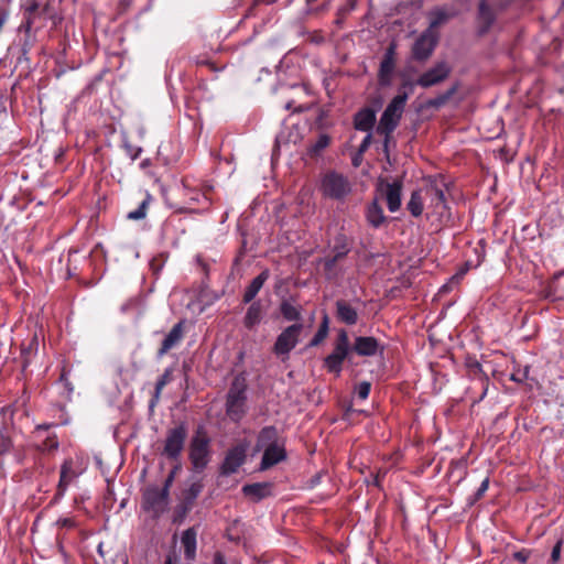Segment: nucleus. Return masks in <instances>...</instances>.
Segmentation results:
<instances>
[{
	"label": "nucleus",
	"instance_id": "nucleus-11",
	"mask_svg": "<svg viewBox=\"0 0 564 564\" xmlns=\"http://www.w3.org/2000/svg\"><path fill=\"white\" fill-rule=\"evenodd\" d=\"M437 32L432 29H426L413 44V58L419 62H424L430 58L437 45Z\"/></svg>",
	"mask_w": 564,
	"mask_h": 564
},
{
	"label": "nucleus",
	"instance_id": "nucleus-43",
	"mask_svg": "<svg viewBox=\"0 0 564 564\" xmlns=\"http://www.w3.org/2000/svg\"><path fill=\"white\" fill-rule=\"evenodd\" d=\"M514 560H517L520 563H525L530 557V551L528 550H521L513 554Z\"/></svg>",
	"mask_w": 564,
	"mask_h": 564
},
{
	"label": "nucleus",
	"instance_id": "nucleus-22",
	"mask_svg": "<svg viewBox=\"0 0 564 564\" xmlns=\"http://www.w3.org/2000/svg\"><path fill=\"white\" fill-rule=\"evenodd\" d=\"M250 303L251 304L243 317V326L249 330H253L262 321L263 310L260 301H253Z\"/></svg>",
	"mask_w": 564,
	"mask_h": 564
},
{
	"label": "nucleus",
	"instance_id": "nucleus-4",
	"mask_svg": "<svg viewBox=\"0 0 564 564\" xmlns=\"http://www.w3.org/2000/svg\"><path fill=\"white\" fill-rule=\"evenodd\" d=\"M319 191L325 198L344 202L352 192V184L346 175L329 171L322 176Z\"/></svg>",
	"mask_w": 564,
	"mask_h": 564
},
{
	"label": "nucleus",
	"instance_id": "nucleus-9",
	"mask_svg": "<svg viewBox=\"0 0 564 564\" xmlns=\"http://www.w3.org/2000/svg\"><path fill=\"white\" fill-rule=\"evenodd\" d=\"M302 330L303 325L300 323H295L282 330L273 345V352L283 359L288 357L290 351L297 345Z\"/></svg>",
	"mask_w": 564,
	"mask_h": 564
},
{
	"label": "nucleus",
	"instance_id": "nucleus-8",
	"mask_svg": "<svg viewBox=\"0 0 564 564\" xmlns=\"http://www.w3.org/2000/svg\"><path fill=\"white\" fill-rule=\"evenodd\" d=\"M350 351V343L348 334L345 329H340L337 334L334 350L329 354L324 362L329 372L339 373L341 371L343 361L348 357Z\"/></svg>",
	"mask_w": 564,
	"mask_h": 564
},
{
	"label": "nucleus",
	"instance_id": "nucleus-5",
	"mask_svg": "<svg viewBox=\"0 0 564 564\" xmlns=\"http://www.w3.org/2000/svg\"><path fill=\"white\" fill-rule=\"evenodd\" d=\"M247 384L243 378L234 379L227 394L226 411L228 416L238 422L246 413Z\"/></svg>",
	"mask_w": 564,
	"mask_h": 564
},
{
	"label": "nucleus",
	"instance_id": "nucleus-12",
	"mask_svg": "<svg viewBox=\"0 0 564 564\" xmlns=\"http://www.w3.org/2000/svg\"><path fill=\"white\" fill-rule=\"evenodd\" d=\"M167 489L159 487H149L143 494V508L147 511L153 512L154 516H159L164 512L169 505Z\"/></svg>",
	"mask_w": 564,
	"mask_h": 564
},
{
	"label": "nucleus",
	"instance_id": "nucleus-25",
	"mask_svg": "<svg viewBox=\"0 0 564 564\" xmlns=\"http://www.w3.org/2000/svg\"><path fill=\"white\" fill-rule=\"evenodd\" d=\"M337 317L347 325H354L358 321L357 311L346 301L338 300L336 302Z\"/></svg>",
	"mask_w": 564,
	"mask_h": 564
},
{
	"label": "nucleus",
	"instance_id": "nucleus-17",
	"mask_svg": "<svg viewBox=\"0 0 564 564\" xmlns=\"http://www.w3.org/2000/svg\"><path fill=\"white\" fill-rule=\"evenodd\" d=\"M286 458V452L282 444L273 445L263 449L260 469L267 470Z\"/></svg>",
	"mask_w": 564,
	"mask_h": 564
},
{
	"label": "nucleus",
	"instance_id": "nucleus-49",
	"mask_svg": "<svg viewBox=\"0 0 564 564\" xmlns=\"http://www.w3.org/2000/svg\"><path fill=\"white\" fill-rule=\"evenodd\" d=\"M9 444H10V442L8 438L1 437L0 438V452L1 453L6 452L9 447Z\"/></svg>",
	"mask_w": 564,
	"mask_h": 564
},
{
	"label": "nucleus",
	"instance_id": "nucleus-36",
	"mask_svg": "<svg viewBox=\"0 0 564 564\" xmlns=\"http://www.w3.org/2000/svg\"><path fill=\"white\" fill-rule=\"evenodd\" d=\"M329 142H330V138L327 134H325V133L319 134L317 140L315 141V143H313L311 145L310 153L312 155L319 154V152H322L324 149H326L329 145Z\"/></svg>",
	"mask_w": 564,
	"mask_h": 564
},
{
	"label": "nucleus",
	"instance_id": "nucleus-34",
	"mask_svg": "<svg viewBox=\"0 0 564 564\" xmlns=\"http://www.w3.org/2000/svg\"><path fill=\"white\" fill-rule=\"evenodd\" d=\"M479 19L486 28H489L495 20L494 11L488 7L487 0H482L479 4Z\"/></svg>",
	"mask_w": 564,
	"mask_h": 564
},
{
	"label": "nucleus",
	"instance_id": "nucleus-48",
	"mask_svg": "<svg viewBox=\"0 0 564 564\" xmlns=\"http://www.w3.org/2000/svg\"><path fill=\"white\" fill-rule=\"evenodd\" d=\"M213 564H227L225 556L221 552H216L214 554Z\"/></svg>",
	"mask_w": 564,
	"mask_h": 564
},
{
	"label": "nucleus",
	"instance_id": "nucleus-19",
	"mask_svg": "<svg viewBox=\"0 0 564 564\" xmlns=\"http://www.w3.org/2000/svg\"><path fill=\"white\" fill-rule=\"evenodd\" d=\"M376 123V111L370 108L359 110L354 118L355 129L370 132Z\"/></svg>",
	"mask_w": 564,
	"mask_h": 564
},
{
	"label": "nucleus",
	"instance_id": "nucleus-52",
	"mask_svg": "<svg viewBox=\"0 0 564 564\" xmlns=\"http://www.w3.org/2000/svg\"><path fill=\"white\" fill-rule=\"evenodd\" d=\"M511 379L514 381H522V378H520L519 376H516V375H512Z\"/></svg>",
	"mask_w": 564,
	"mask_h": 564
},
{
	"label": "nucleus",
	"instance_id": "nucleus-42",
	"mask_svg": "<svg viewBox=\"0 0 564 564\" xmlns=\"http://www.w3.org/2000/svg\"><path fill=\"white\" fill-rule=\"evenodd\" d=\"M454 91H455V88L451 89L449 91H447L446 95L438 97L435 100H432L430 102V105L435 106V107L443 105L454 94Z\"/></svg>",
	"mask_w": 564,
	"mask_h": 564
},
{
	"label": "nucleus",
	"instance_id": "nucleus-16",
	"mask_svg": "<svg viewBox=\"0 0 564 564\" xmlns=\"http://www.w3.org/2000/svg\"><path fill=\"white\" fill-rule=\"evenodd\" d=\"M184 338V321L176 323L172 329L164 337L160 349L158 350V358H162L171 349L175 348Z\"/></svg>",
	"mask_w": 564,
	"mask_h": 564
},
{
	"label": "nucleus",
	"instance_id": "nucleus-14",
	"mask_svg": "<svg viewBox=\"0 0 564 564\" xmlns=\"http://www.w3.org/2000/svg\"><path fill=\"white\" fill-rule=\"evenodd\" d=\"M247 449V444H238L229 449L223 462L221 473L224 475H231L236 473L246 460Z\"/></svg>",
	"mask_w": 564,
	"mask_h": 564
},
{
	"label": "nucleus",
	"instance_id": "nucleus-28",
	"mask_svg": "<svg viewBox=\"0 0 564 564\" xmlns=\"http://www.w3.org/2000/svg\"><path fill=\"white\" fill-rule=\"evenodd\" d=\"M424 200L425 197L423 188L412 192L410 200L406 204V208L413 217H420L422 215Z\"/></svg>",
	"mask_w": 564,
	"mask_h": 564
},
{
	"label": "nucleus",
	"instance_id": "nucleus-23",
	"mask_svg": "<svg viewBox=\"0 0 564 564\" xmlns=\"http://www.w3.org/2000/svg\"><path fill=\"white\" fill-rule=\"evenodd\" d=\"M270 273L268 270L262 271L259 275H257L251 283L247 286L242 301L243 303H250L257 296L259 291L262 289L263 284L269 279Z\"/></svg>",
	"mask_w": 564,
	"mask_h": 564
},
{
	"label": "nucleus",
	"instance_id": "nucleus-40",
	"mask_svg": "<svg viewBox=\"0 0 564 564\" xmlns=\"http://www.w3.org/2000/svg\"><path fill=\"white\" fill-rule=\"evenodd\" d=\"M58 447V442L55 437L48 436L41 446L42 451H53Z\"/></svg>",
	"mask_w": 564,
	"mask_h": 564
},
{
	"label": "nucleus",
	"instance_id": "nucleus-26",
	"mask_svg": "<svg viewBox=\"0 0 564 564\" xmlns=\"http://www.w3.org/2000/svg\"><path fill=\"white\" fill-rule=\"evenodd\" d=\"M196 538L195 528H188L182 534L181 542L184 547V555L187 560H194L196 556Z\"/></svg>",
	"mask_w": 564,
	"mask_h": 564
},
{
	"label": "nucleus",
	"instance_id": "nucleus-53",
	"mask_svg": "<svg viewBox=\"0 0 564 564\" xmlns=\"http://www.w3.org/2000/svg\"><path fill=\"white\" fill-rule=\"evenodd\" d=\"M552 289H553V291H554V292H556V291L558 290V283H557V282H554V283L552 284Z\"/></svg>",
	"mask_w": 564,
	"mask_h": 564
},
{
	"label": "nucleus",
	"instance_id": "nucleus-37",
	"mask_svg": "<svg viewBox=\"0 0 564 564\" xmlns=\"http://www.w3.org/2000/svg\"><path fill=\"white\" fill-rule=\"evenodd\" d=\"M150 196L148 195L145 199L141 202L139 207L135 210H132L128 214V218L132 220L143 219L147 215V210L149 207Z\"/></svg>",
	"mask_w": 564,
	"mask_h": 564
},
{
	"label": "nucleus",
	"instance_id": "nucleus-13",
	"mask_svg": "<svg viewBox=\"0 0 564 564\" xmlns=\"http://www.w3.org/2000/svg\"><path fill=\"white\" fill-rule=\"evenodd\" d=\"M451 66L447 62H437L432 68L424 72L417 79L416 85L429 88L444 82L451 74Z\"/></svg>",
	"mask_w": 564,
	"mask_h": 564
},
{
	"label": "nucleus",
	"instance_id": "nucleus-2",
	"mask_svg": "<svg viewBox=\"0 0 564 564\" xmlns=\"http://www.w3.org/2000/svg\"><path fill=\"white\" fill-rule=\"evenodd\" d=\"M412 82H404L399 89V94L389 102L381 115L377 126V133L384 135L386 144L388 143L391 133L398 127L404 111V107L409 98V93L405 90V88H410V90H412Z\"/></svg>",
	"mask_w": 564,
	"mask_h": 564
},
{
	"label": "nucleus",
	"instance_id": "nucleus-6",
	"mask_svg": "<svg viewBox=\"0 0 564 564\" xmlns=\"http://www.w3.org/2000/svg\"><path fill=\"white\" fill-rule=\"evenodd\" d=\"M188 430L185 423L169 429L163 442L162 455L171 460H178L187 440Z\"/></svg>",
	"mask_w": 564,
	"mask_h": 564
},
{
	"label": "nucleus",
	"instance_id": "nucleus-41",
	"mask_svg": "<svg viewBox=\"0 0 564 564\" xmlns=\"http://www.w3.org/2000/svg\"><path fill=\"white\" fill-rule=\"evenodd\" d=\"M488 487H489V479L485 478L481 481L479 488L477 489L474 500L476 501V500L480 499L484 496V494L488 490Z\"/></svg>",
	"mask_w": 564,
	"mask_h": 564
},
{
	"label": "nucleus",
	"instance_id": "nucleus-46",
	"mask_svg": "<svg viewBox=\"0 0 564 564\" xmlns=\"http://www.w3.org/2000/svg\"><path fill=\"white\" fill-rule=\"evenodd\" d=\"M177 469H178V466H175V468L170 473V475L166 477V479L164 481L163 488L167 489V491H170V487L172 486V482L174 480V477H175V474H176Z\"/></svg>",
	"mask_w": 564,
	"mask_h": 564
},
{
	"label": "nucleus",
	"instance_id": "nucleus-51",
	"mask_svg": "<svg viewBox=\"0 0 564 564\" xmlns=\"http://www.w3.org/2000/svg\"><path fill=\"white\" fill-rule=\"evenodd\" d=\"M164 564H177V558L174 555H169Z\"/></svg>",
	"mask_w": 564,
	"mask_h": 564
},
{
	"label": "nucleus",
	"instance_id": "nucleus-39",
	"mask_svg": "<svg viewBox=\"0 0 564 564\" xmlns=\"http://www.w3.org/2000/svg\"><path fill=\"white\" fill-rule=\"evenodd\" d=\"M370 389H371L370 382H368V381L360 382L356 388L358 398L361 400H366L369 397Z\"/></svg>",
	"mask_w": 564,
	"mask_h": 564
},
{
	"label": "nucleus",
	"instance_id": "nucleus-35",
	"mask_svg": "<svg viewBox=\"0 0 564 564\" xmlns=\"http://www.w3.org/2000/svg\"><path fill=\"white\" fill-rule=\"evenodd\" d=\"M327 334H328V317L325 315L318 330L312 338L310 346L314 347V346L319 345L326 338Z\"/></svg>",
	"mask_w": 564,
	"mask_h": 564
},
{
	"label": "nucleus",
	"instance_id": "nucleus-20",
	"mask_svg": "<svg viewBox=\"0 0 564 564\" xmlns=\"http://www.w3.org/2000/svg\"><path fill=\"white\" fill-rule=\"evenodd\" d=\"M242 492L246 497H249L252 501H260L263 498L271 496L272 485L270 482H256L245 485Z\"/></svg>",
	"mask_w": 564,
	"mask_h": 564
},
{
	"label": "nucleus",
	"instance_id": "nucleus-27",
	"mask_svg": "<svg viewBox=\"0 0 564 564\" xmlns=\"http://www.w3.org/2000/svg\"><path fill=\"white\" fill-rule=\"evenodd\" d=\"M75 477V471L73 470V460L66 459L61 467V477L57 486V495L63 496L66 491L68 485Z\"/></svg>",
	"mask_w": 564,
	"mask_h": 564
},
{
	"label": "nucleus",
	"instance_id": "nucleus-18",
	"mask_svg": "<svg viewBox=\"0 0 564 564\" xmlns=\"http://www.w3.org/2000/svg\"><path fill=\"white\" fill-rule=\"evenodd\" d=\"M379 349V341L371 336H359L355 339L352 350L359 356H375Z\"/></svg>",
	"mask_w": 564,
	"mask_h": 564
},
{
	"label": "nucleus",
	"instance_id": "nucleus-32",
	"mask_svg": "<svg viewBox=\"0 0 564 564\" xmlns=\"http://www.w3.org/2000/svg\"><path fill=\"white\" fill-rule=\"evenodd\" d=\"M171 370L166 369L164 373L158 379L155 383L154 394L151 400V406H154L158 403L163 388L171 381Z\"/></svg>",
	"mask_w": 564,
	"mask_h": 564
},
{
	"label": "nucleus",
	"instance_id": "nucleus-47",
	"mask_svg": "<svg viewBox=\"0 0 564 564\" xmlns=\"http://www.w3.org/2000/svg\"><path fill=\"white\" fill-rule=\"evenodd\" d=\"M56 524L62 528H72V527H74V521L69 518H63V519H58L56 521Z\"/></svg>",
	"mask_w": 564,
	"mask_h": 564
},
{
	"label": "nucleus",
	"instance_id": "nucleus-10",
	"mask_svg": "<svg viewBox=\"0 0 564 564\" xmlns=\"http://www.w3.org/2000/svg\"><path fill=\"white\" fill-rule=\"evenodd\" d=\"M424 197L429 199L431 205L436 209L440 215L447 208L445 192L447 185L443 177L431 178L423 187Z\"/></svg>",
	"mask_w": 564,
	"mask_h": 564
},
{
	"label": "nucleus",
	"instance_id": "nucleus-24",
	"mask_svg": "<svg viewBox=\"0 0 564 564\" xmlns=\"http://www.w3.org/2000/svg\"><path fill=\"white\" fill-rule=\"evenodd\" d=\"M279 444L278 442V430L274 426L263 427L257 440L256 451L269 448L273 445Z\"/></svg>",
	"mask_w": 564,
	"mask_h": 564
},
{
	"label": "nucleus",
	"instance_id": "nucleus-50",
	"mask_svg": "<svg viewBox=\"0 0 564 564\" xmlns=\"http://www.w3.org/2000/svg\"><path fill=\"white\" fill-rule=\"evenodd\" d=\"M479 382H480L481 387L484 388L482 393L479 397V400H481L487 392V387H486L487 380L485 378L480 377Z\"/></svg>",
	"mask_w": 564,
	"mask_h": 564
},
{
	"label": "nucleus",
	"instance_id": "nucleus-21",
	"mask_svg": "<svg viewBox=\"0 0 564 564\" xmlns=\"http://www.w3.org/2000/svg\"><path fill=\"white\" fill-rule=\"evenodd\" d=\"M384 188L388 208L391 213H395L401 206L402 185L400 182L387 183Z\"/></svg>",
	"mask_w": 564,
	"mask_h": 564
},
{
	"label": "nucleus",
	"instance_id": "nucleus-54",
	"mask_svg": "<svg viewBox=\"0 0 564 564\" xmlns=\"http://www.w3.org/2000/svg\"><path fill=\"white\" fill-rule=\"evenodd\" d=\"M379 481H380V480H379V476H376V478H375V484H376L377 486H379Z\"/></svg>",
	"mask_w": 564,
	"mask_h": 564
},
{
	"label": "nucleus",
	"instance_id": "nucleus-29",
	"mask_svg": "<svg viewBox=\"0 0 564 564\" xmlns=\"http://www.w3.org/2000/svg\"><path fill=\"white\" fill-rule=\"evenodd\" d=\"M368 223L375 227H380L386 221V216L383 215V209L379 205L378 200L375 199L367 209L366 214Z\"/></svg>",
	"mask_w": 564,
	"mask_h": 564
},
{
	"label": "nucleus",
	"instance_id": "nucleus-30",
	"mask_svg": "<svg viewBox=\"0 0 564 564\" xmlns=\"http://www.w3.org/2000/svg\"><path fill=\"white\" fill-rule=\"evenodd\" d=\"M39 337L36 334H33L28 343L22 345L21 355L23 358V367H26L33 359V356L37 354L39 350Z\"/></svg>",
	"mask_w": 564,
	"mask_h": 564
},
{
	"label": "nucleus",
	"instance_id": "nucleus-45",
	"mask_svg": "<svg viewBox=\"0 0 564 564\" xmlns=\"http://www.w3.org/2000/svg\"><path fill=\"white\" fill-rule=\"evenodd\" d=\"M561 544H562V543H561V541H558V542L554 545V547H553V550H552V553H551V561H552L553 563H555V562H557V561L560 560V554H561Z\"/></svg>",
	"mask_w": 564,
	"mask_h": 564
},
{
	"label": "nucleus",
	"instance_id": "nucleus-7",
	"mask_svg": "<svg viewBox=\"0 0 564 564\" xmlns=\"http://www.w3.org/2000/svg\"><path fill=\"white\" fill-rule=\"evenodd\" d=\"M189 459L196 471L203 470L209 462V438L200 430L191 440Z\"/></svg>",
	"mask_w": 564,
	"mask_h": 564
},
{
	"label": "nucleus",
	"instance_id": "nucleus-38",
	"mask_svg": "<svg viewBox=\"0 0 564 564\" xmlns=\"http://www.w3.org/2000/svg\"><path fill=\"white\" fill-rule=\"evenodd\" d=\"M202 489L203 485L200 482H193L186 490L185 500L189 503L193 502L198 497Z\"/></svg>",
	"mask_w": 564,
	"mask_h": 564
},
{
	"label": "nucleus",
	"instance_id": "nucleus-44",
	"mask_svg": "<svg viewBox=\"0 0 564 564\" xmlns=\"http://www.w3.org/2000/svg\"><path fill=\"white\" fill-rule=\"evenodd\" d=\"M371 143V133L367 132V135L364 138L359 145V152L362 153L368 150L369 145Z\"/></svg>",
	"mask_w": 564,
	"mask_h": 564
},
{
	"label": "nucleus",
	"instance_id": "nucleus-55",
	"mask_svg": "<svg viewBox=\"0 0 564 564\" xmlns=\"http://www.w3.org/2000/svg\"><path fill=\"white\" fill-rule=\"evenodd\" d=\"M475 368H476L477 370H480V365H479V364H476V365H475Z\"/></svg>",
	"mask_w": 564,
	"mask_h": 564
},
{
	"label": "nucleus",
	"instance_id": "nucleus-15",
	"mask_svg": "<svg viewBox=\"0 0 564 564\" xmlns=\"http://www.w3.org/2000/svg\"><path fill=\"white\" fill-rule=\"evenodd\" d=\"M395 68V44L391 43L384 52L380 63L378 82L381 86H389Z\"/></svg>",
	"mask_w": 564,
	"mask_h": 564
},
{
	"label": "nucleus",
	"instance_id": "nucleus-1",
	"mask_svg": "<svg viewBox=\"0 0 564 564\" xmlns=\"http://www.w3.org/2000/svg\"><path fill=\"white\" fill-rule=\"evenodd\" d=\"M22 8L23 22L19 30L24 31L28 35L46 26L47 22L56 28L63 20L50 1L24 0Z\"/></svg>",
	"mask_w": 564,
	"mask_h": 564
},
{
	"label": "nucleus",
	"instance_id": "nucleus-33",
	"mask_svg": "<svg viewBox=\"0 0 564 564\" xmlns=\"http://www.w3.org/2000/svg\"><path fill=\"white\" fill-rule=\"evenodd\" d=\"M449 19V15L444 10H435L430 13V25L427 29L436 30L440 25L444 24Z\"/></svg>",
	"mask_w": 564,
	"mask_h": 564
},
{
	"label": "nucleus",
	"instance_id": "nucleus-3",
	"mask_svg": "<svg viewBox=\"0 0 564 564\" xmlns=\"http://www.w3.org/2000/svg\"><path fill=\"white\" fill-rule=\"evenodd\" d=\"M350 251L348 239L340 235L335 239V245L330 252L318 260V267L327 280H335L343 275L345 270V261Z\"/></svg>",
	"mask_w": 564,
	"mask_h": 564
},
{
	"label": "nucleus",
	"instance_id": "nucleus-31",
	"mask_svg": "<svg viewBox=\"0 0 564 564\" xmlns=\"http://www.w3.org/2000/svg\"><path fill=\"white\" fill-rule=\"evenodd\" d=\"M280 312L290 322H297L301 318L300 308L288 301L281 303Z\"/></svg>",
	"mask_w": 564,
	"mask_h": 564
}]
</instances>
